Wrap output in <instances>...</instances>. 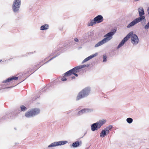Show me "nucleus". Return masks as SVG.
Listing matches in <instances>:
<instances>
[{"label":"nucleus","mask_w":149,"mask_h":149,"mask_svg":"<svg viewBox=\"0 0 149 149\" xmlns=\"http://www.w3.org/2000/svg\"><path fill=\"white\" fill-rule=\"evenodd\" d=\"M105 120H102L96 123L92 124L91 126V129L92 131H95L100 128L103 124L106 122Z\"/></svg>","instance_id":"obj_4"},{"label":"nucleus","mask_w":149,"mask_h":149,"mask_svg":"<svg viewBox=\"0 0 149 149\" xmlns=\"http://www.w3.org/2000/svg\"><path fill=\"white\" fill-rule=\"evenodd\" d=\"M49 27L48 25L47 24H45L44 25L42 26L40 28L41 30H44L47 29Z\"/></svg>","instance_id":"obj_18"},{"label":"nucleus","mask_w":149,"mask_h":149,"mask_svg":"<svg viewBox=\"0 0 149 149\" xmlns=\"http://www.w3.org/2000/svg\"><path fill=\"white\" fill-rule=\"evenodd\" d=\"M107 134L106 131L104 130H103L100 133V137H104Z\"/></svg>","instance_id":"obj_16"},{"label":"nucleus","mask_w":149,"mask_h":149,"mask_svg":"<svg viewBox=\"0 0 149 149\" xmlns=\"http://www.w3.org/2000/svg\"><path fill=\"white\" fill-rule=\"evenodd\" d=\"M33 116L38 114L40 112V110L39 109L35 108L31 109Z\"/></svg>","instance_id":"obj_11"},{"label":"nucleus","mask_w":149,"mask_h":149,"mask_svg":"<svg viewBox=\"0 0 149 149\" xmlns=\"http://www.w3.org/2000/svg\"><path fill=\"white\" fill-rule=\"evenodd\" d=\"M68 143L67 141H60L58 142H55L52 143L48 146V148L54 147L58 146L63 145Z\"/></svg>","instance_id":"obj_9"},{"label":"nucleus","mask_w":149,"mask_h":149,"mask_svg":"<svg viewBox=\"0 0 149 149\" xmlns=\"http://www.w3.org/2000/svg\"><path fill=\"white\" fill-rule=\"evenodd\" d=\"M116 31V30L114 29L113 31L107 33L104 36L105 38L96 44L95 45V47H96L101 46L110 40L112 38V36L114 35Z\"/></svg>","instance_id":"obj_3"},{"label":"nucleus","mask_w":149,"mask_h":149,"mask_svg":"<svg viewBox=\"0 0 149 149\" xmlns=\"http://www.w3.org/2000/svg\"><path fill=\"white\" fill-rule=\"evenodd\" d=\"M74 40L76 42H78V39L77 38H75L74 39Z\"/></svg>","instance_id":"obj_24"},{"label":"nucleus","mask_w":149,"mask_h":149,"mask_svg":"<svg viewBox=\"0 0 149 149\" xmlns=\"http://www.w3.org/2000/svg\"><path fill=\"white\" fill-rule=\"evenodd\" d=\"M138 11L139 15L140 17L136 18L130 22L127 26V28H130L141 21L143 20H145L146 19L145 16H142V15H144V14L143 8L142 7L139 8L138 9Z\"/></svg>","instance_id":"obj_2"},{"label":"nucleus","mask_w":149,"mask_h":149,"mask_svg":"<svg viewBox=\"0 0 149 149\" xmlns=\"http://www.w3.org/2000/svg\"><path fill=\"white\" fill-rule=\"evenodd\" d=\"M97 53H96L93 55H91L90 56L87 57L83 61V62H82V63H84L87 61L89 60L90 59L93 58L94 57L96 56L97 55Z\"/></svg>","instance_id":"obj_12"},{"label":"nucleus","mask_w":149,"mask_h":149,"mask_svg":"<svg viewBox=\"0 0 149 149\" xmlns=\"http://www.w3.org/2000/svg\"><path fill=\"white\" fill-rule=\"evenodd\" d=\"M126 121L128 123L130 124L132 123L133 119L131 118H128L127 119Z\"/></svg>","instance_id":"obj_20"},{"label":"nucleus","mask_w":149,"mask_h":149,"mask_svg":"<svg viewBox=\"0 0 149 149\" xmlns=\"http://www.w3.org/2000/svg\"><path fill=\"white\" fill-rule=\"evenodd\" d=\"M144 28L146 29H148V28H149V22L145 25Z\"/></svg>","instance_id":"obj_22"},{"label":"nucleus","mask_w":149,"mask_h":149,"mask_svg":"<svg viewBox=\"0 0 149 149\" xmlns=\"http://www.w3.org/2000/svg\"><path fill=\"white\" fill-rule=\"evenodd\" d=\"M53 58H51L49 60V61L50 60H51L52 59H53Z\"/></svg>","instance_id":"obj_25"},{"label":"nucleus","mask_w":149,"mask_h":149,"mask_svg":"<svg viewBox=\"0 0 149 149\" xmlns=\"http://www.w3.org/2000/svg\"><path fill=\"white\" fill-rule=\"evenodd\" d=\"M91 111V110L90 109H84L79 111L78 112V114L79 115H81L85 113H87L88 112Z\"/></svg>","instance_id":"obj_13"},{"label":"nucleus","mask_w":149,"mask_h":149,"mask_svg":"<svg viewBox=\"0 0 149 149\" xmlns=\"http://www.w3.org/2000/svg\"><path fill=\"white\" fill-rule=\"evenodd\" d=\"M86 66V65H82L78 66L73 68L72 69H74L71 72H70L71 73L69 74L70 75L71 79L72 80L73 79L75 78L74 77L72 76V75L74 74L75 75L76 77H77L78 76V75L75 73L76 72H77V70L83 68Z\"/></svg>","instance_id":"obj_7"},{"label":"nucleus","mask_w":149,"mask_h":149,"mask_svg":"<svg viewBox=\"0 0 149 149\" xmlns=\"http://www.w3.org/2000/svg\"><path fill=\"white\" fill-rule=\"evenodd\" d=\"M74 69H72L65 73V75L62 78L61 80L63 81H65L67 80V79L69 80H71L70 75L69 74H70V72H71Z\"/></svg>","instance_id":"obj_10"},{"label":"nucleus","mask_w":149,"mask_h":149,"mask_svg":"<svg viewBox=\"0 0 149 149\" xmlns=\"http://www.w3.org/2000/svg\"><path fill=\"white\" fill-rule=\"evenodd\" d=\"M103 62L106 61V60H106V58H107L106 56V55H103Z\"/></svg>","instance_id":"obj_23"},{"label":"nucleus","mask_w":149,"mask_h":149,"mask_svg":"<svg viewBox=\"0 0 149 149\" xmlns=\"http://www.w3.org/2000/svg\"><path fill=\"white\" fill-rule=\"evenodd\" d=\"M112 127V126H110L106 127L104 130L106 131L107 134H108L109 133V131L111 130Z\"/></svg>","instance_id":"obj_17"},{"label":"nucleus","mask_w":149,"mask_h":149,"mask_svg":"<svg viewBox=\"0 0 149 149\" xmlns=\"http://www.w3.org/2000/svg\"><path fill=\"white\" fill-rule=\"evenodd\" d=\"M25 116L27 118L33 117V115L31 110L25 113Z\"/></svg>","instance_id":"obj_15"},{"label":"nucleus","mask_w":149,"mask_h":149,"mask_svg":"<svg viewBox=\"0 0 149 149\" xmlns=\"http://www.w3.org/2000/svg\"><path fill=\"white\" fill-rule=\"evenodd\" d=\"M90 91V88H86L84 89L81 91L80 92L77 98V100H79L87 96L89 94Z\"/></svg>","instance_id":"obj_5"},{"label":"nucleus","mask_w":149,"mask_h":149,"mask_svg":"<svg viewBox=\"0 0 149 149\" xmlns=\"http://www.w3.org/2000/svg\"><path fill=\"white\" fill-rule=\"evenodd\" d=\"M21 109L22 111H24L26 109V108L24 106H22L21 107Z\"/></svg>","instance_id":"obj_21"},{"label":"nucleus","mask_w":149,"mask_h":149,"mask_svg":"<svg viewBox=\"0 0 149 149\" xmlns=\"http://www.w3.org/2000/svg\"><path fill=\"white\" fill-rule=\"evenodd\" d=\"M131 37L132 43L134 45H136L139 42V39L137 36L134 34H133L132 31L129 33L122 40L121 42L118 46V49L120 47L127 41L129 38Z\"/></svg>","instance_id":"obj_1"},{"label":"nucleus","mask_w":149,"mask_h":149,"mask_svg":"<svg viewBox=\"0 0 149 149\" xmlns=\"http://www.w3.org/2000/svg\"><path fill=\"white\" fill-rule=\"evenodd\" d=\"M20 4V0H14L13 5V9L14 12H16L19 10Z\"/></svg>","instance_id":"obj_8"},{"label":"nucleus","mask_w":149,"mask_h":149,"mask_svg":"<svg viewBox=\"0 0 149 149\" xmlns=\"http://www.w3.org/2000/svg\"><path fill=\"white\" fill-rule=\"evenodd\" d=\"M103 18L102 16L98 15L95 17L93 20L91 21V22L88 23V25L89 26H92L93 24H95L96 23H98L102 22L103 21Z\"/></svg>","instance_id":"obj_6"},{"label":"nucleus","mask_w":149,"mask_h":149,"mask_svg":"<svg viewBox=\"0 0 149 149\" xmlns=\"http://www.w3.org/2000/svg\"><path fill=\"white\" fill-rule=\"evenodd\" d=\"M79 141H76L72 144V146L74 147H77L79 145Z\"/></svg>","instance_id":"obj_19"},{"label":"nucleus","mask_w":149,"mask_h":149,"mask_svg":"<svg viewBox=\"0 0 149 149\" xmlns=\"http://www.w3.org/2000/svg\"><path fill=\"white\" fill-rule=\"evenodd\" d=\"M1 60H0V62L1 61Z\"/></svg>","instance_id":"obj_26"},{"label":"nucleus","mask_w":149,"mask_h":149,"mask_svg":"<svg viewBox=\"0 0 149 149\" xmlns=\"http://www.w3.org/2000/svg\"><path fill=\"white\" fill-rule=\"evenodd\" d=\"M18 79V77H13L11 78H9L7 79L6 80L3 81V82L5 83L7 82H8L10 81L13 80H17Z\"/></svg>","instance_id":"obj_14"}]
</instances>
